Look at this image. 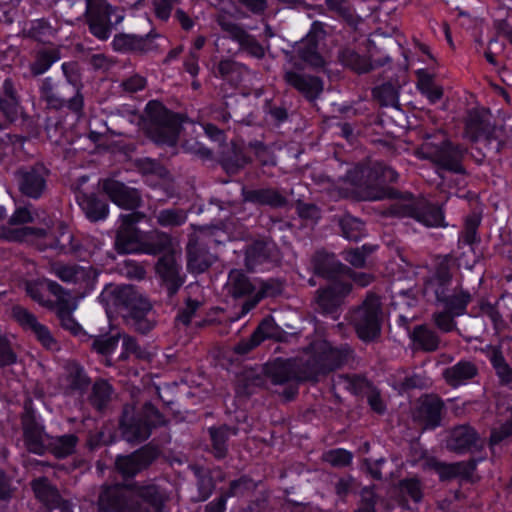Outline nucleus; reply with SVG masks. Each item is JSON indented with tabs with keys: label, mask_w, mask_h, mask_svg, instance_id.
<instances>
[{
	"label": "nucleus",
	"mask_w": 512,
	"mask_h": 512,
	"mask_svg": "<svg viewBox=\"0 0 512 512\" xmlns=\"http://www.w3.org/2000/svg\"><path fill=\"white\" fill-rule=\"evenodd\" d=\"M353 359L354 351L348 344L334 347L325 340H317L305 348L299 363L278 358L266 364L265 373L275 385L298 381L316 382Z\"/></svg>",
	"instance_id": "nucleus-1"
},
{
	"label": "nucleus",
	"mask_w": 512,
	"mask_h": 512,
	"mask_svg": "<svg viewBox=\"0 0 512 512\" xmlns=\"http://www.w3.org/2000/svg\"><path fill=\"white\" fill-rule=\"evenodd\" d=\"M98 299L107 313L121 314L125 324L137 333L148 334L156 325L151 303L131 285H106Z\"/></svg>",
	"instance_id": "nucleus-2"
},
{
	"label": "nucleus",
	"mask_w": 512,
	"mask_h": 512,
	"mask_svg": "<svg viewBox=\"0 0 512 512\" xmlns=\"http://www.w3.org/2000/svg\"><path fill=\"white\" fill-rule=\"evenodd\" d=\"M457 267L452 255L438 256L431 276L425 280V289L435 296L436 303L454 314L464 315L473 297L460 282L453 285V272Z\"/></svg>",
	"instance_id": "nucleus-3"
},
{
	"label": "nucleus",
	"mask_w": 512,
	"mask_h": 512,
	"mask_svg": "<svg viewBox=\"0 0 512 512\" xmlns=\"http://www.w3.org/2000/svg\"><path fill=\"white\" fill-rule=\"evenodd\" d=\"M398 173L381 161H369L355 166L347 174L363 200L378 201L398 195V190L389 183L398 180Z\"/></svg>",
	"instance_id": "nucleus-4"
},
{
	"label": "nucleus",
	"mask_w": 512,
	"mask_h": 512,
	"mask_svg": "<svg viewBox=\"0 0 512 512\" xmlns=\"http://www.w3.org/2000/svg\"><path fill=\"white\" fill-rule=\"evenodd\" d=\"M466 154L467 148L452 142L441 131L423 135V143L416 150V155L420 159L429 160L438 169L462 177L467 176V170L463 165ZM463 181L464 178L458 180L457 185Z\"/></svg>",
	"instance_id": "nucleus-5"
},
{
	"label": "nucleus",
	"mask_w": 512,
	"mask_h": 512,
	"mask_svg": "<svg viewBox=\"0 0 512 512\" xmlns=\"http://www.w3.org/2000/svg\"><path fill=\"white\" fill-rule=\"evenodd\" d=\"M386 199L394 200L384 212L386 216L398 218H413L426 227H444V214L441 207L427 201L424 198H417L408 192H400L393 197Z\"/></svg>",
	"instance_id": "nucleus-6"
},
{
	"label": "nucleus",
	"mask_w": 512,
	"mask_h": 512,
	"mask_svg": "<svg viewBox=\"0 0 512 512\" xmlns=\"http://www.w3.org/2000/svg\"><path fill=\"white\" fill-rule=\"evenodd\" d=\"M346 319L361 341L377 342L381 337L384 319L380 298L374 293H368L361 304L349 310Z\"/></svg>",
	"instance_id": "nucleus-7"
},
{
	"label": "nucleus",
	"mask_w": 512,
	"mask_h": 512,
	"mask_svg": "<svg viewBox=\"0 0 512 512\" xmlns=\"http://www.w3.org/2000/svg\"><path fill=\"white\" fill-rule=\"evenodd\" d=\"M164 417L151 403L143 405L139 412L131 405H125L119 420L121 436L129 443H141L147 440L152 429L164 425Z\"/></svg>",
	"instance_id": "nucleus-8"
},
{
	"label": "nucleus",
	"mask_w": 512,
	"mask_h": 512,
	"mask_svg": "<svg viewBox=\"0 0 512 512\" xmlns=\"http://www.w3.org/2000/svg\"><path fill=\"white\" fill-rule=\"evenodd\" d=\"M146 135L156 144L174 146L178 140L181 117L158 101H150L145 109Z\"/></svg>",
	"instance_id": "nucleus-9"
},
{
	"label": "nucleus",
	"mask_w": 512,
	"mask_h": 512,
	"mask_svg": "<svg viewBox=\"0 0 512 512\" xmlns=\"http://www.w3.org/2000/svg\"><path fill=\"white\" fill-rule=\"evenodd\" d=\"M85 18L89 31L99 40H107L112 28L122 23L125 11L107 0H85Z\"/></svg>",
	"instance_id": "nucleus-10"
},
{
	"label": "nucleus",
	"mask_w": 512,
	"mask_h": 512,
	"mask_svg": "<svg viewBox=\"0 0 512 512\" xmlns=\"http://www.w3.org/2000/svg\"><path fill=\"white\" fill-rule=\"evenodd\" d=\"M40 99L44 101L48 108L60 110L67 108L74 113H81L84 106V97L82 93H77L75 88L52 77H46L41 80L39 85Z\"/></svg>",
	"instance_id": "nucleus-11"
},
{
	"label": "nucleus",
	"mask_w": 512,
	"mask_h": 512,
	"mask_svg": "<svg viewBox=\"0 0 512 512\" xmlns=\"http://www.w3.org/2000/svg\"><path fill=\"white\" fill-rule=\"evenodd\" d=\"M131 494L129 482L104 484L97 498L98 512H139L138 502Z\"/></svg>",
	"instance_id": "nucleus-12"
},
{
	"label": "nucleus",
	"mask_w": 512,
	"mask_h": 512,
	"mask_svg": "<svg viewBox=\"0 0 512 512\" xmlns=\"http://www.w3.org/2000/svg\"><path fill=\"white\" fill-rule=\"evenodd\" d=\"M465 137L473 143H483L489 151L496 153L502 149L498 131L486 115L476 109L468 112L465 120Z\"/></svg>",
	"instance_id": "nucleus-13"
},
{
	"label": "nucleus",
	"mask_w": 512,
	"mask_h": 512,
	"mask_svg": "<svg viewBox=\"0 0 512 512\" xmlns=\"http://www.w3.org/2000/svg\"><path fill=\"white\" fill-rule=\"evenodd\" d=\"M161 455L157 446L147 444L128 455H118L115 469L127 481L147 470Z\"/></svg>",
	"instance_id": "nucleus-14"
},
{
	"label": "nucleus",
	"mask_w": 512,
	"mask_h": 512,
	"mask_svg": "<svg viewBox=\"0 0 512 512\" xmlns=\"http://www.w3.org/2000/svg\"><path fill=\"white\" fill-rule=\"evenodd\" d=\"M49 170L41 163L21 167L14 173L18 191L29 199H40L47 190Z\"/></svg>",
	"instance_id": "nucleus-15"
},
{
	"label": "nucleus",
	"mask_w": 512,
	"mask_h": 512,
	"mask_svg": "<svg viewBox=\"0 0 512 512\" xmlns=\"http://www.w3.org/2000/svg\"><path fill=\"white\" fill-rule=\"evenodd\" d=\"M145 215L133 211L120 216L121 225L117 230L115 248L118 253L129 254L142 252L143 242L140 240V230L136 224L142 221Z\"/></svg>",
	"instance_id": "nucleus-16"
},
{
	"label": "nucleus",
	"mask_w": 512,
	"mask_h": 512,
	"mask_svg": "<svg viewBox=\"0 0 512 512\" xmlns=\"http://www.w3.org/2000/svg\"><path fill=\"white\" fill-rule=\"evenodd\" d=\"M444 412V401L435 394H426L417 401L412 417L422 429L434 430L441 426Z\"/></svg>",
	"instance_id": "nucleus-17"
},
{
	"label": "nucleus",
	"mask_w": 512,
	"mask_h": 512,
	"mask_svg": "<svg viewBox=\"0 0 512 512\" xmlns=\"http://www.w3.org/2000/svg\"><path fill=\"white\" fill-rule=\"evenodd\" d=\"M220 28L226 32L229 37L237 42L240 49L246 51L249 55L261 59L265 55L263 46L251 34H249L240 24L233 22L226 13H219L215 18Z\"/></svg>",
	"instance_id": "nucleus-18"
},
{
	"label": "nucleus",
	"mask_w": 512,
	"mask_h": 512,
	"mask_svg": "<svg viewBox=\"0 0 512 512\" xmlns=\"http://www.w3.org/2000/svg\"><path fill=\"white\" fill-rule=\"evenodd\" d=\"M161 36L154 30L149 31L144 36L136 34L119 33L112 40V47L115 51L121 53H135L145 55L159 50V44L156 39Z\"/></svg>",
	"instance_id": "nucleus-19"
},
{
	"label": "nucleus",
	"mask_w": 512,
	"mask_h": 512,
	"mask_svg": "<svg viewBox=\"0 0 512 512\" xmlns=\"http://www.w3.org/2000/svg\"><path fill=\"white\" fill-rule=\"evenodd\" d=\"M155 271L161 287L167 291L169 297L174 296L185 282L186 276L182 267L172 253H165L158 259Z\"/></svg>",
	"instance_id": "nucleus-20"
},
{
	"label": "nucleus",
	"mask_w": 512,
	"mask_h": 512,
	"mask_svg": "<svg viewBox=\"0 0 512 512\" xmlns=\"http://www.w3.org/2000/svg\"><path fill=\"white\" fill-rule=\"evenodd\" d=\"M50 271L58 279L67 284L83 286L86 289H92L98 272L92 266H80L78 264H65L54 262L50 266Z\"/></svg>",
	"instance_id": "nucleus-21"
},
{
	"label": "nucleus",
	"mask_w": 512,
	"mask_h": 512,
	"mask_svg": "<svg viewBox=\"0 0 512 512\" xmlns=\"http://www.w3.org/2000/svg\"><path fill=\"white\" fill-rule=\"evenodd\" d=\"M325 37L323 24L315 21L304 39L297 46V54L301 60L314 68H322L325 60L319 52V42Z\"/></svg>",
	"instance_id": "nucleus-22"
},
{
	"label": "nucleus",
	"mask_w": 512,
	"mask_h": 512,
	"mask_svg": "<svg viewBox=\"0 0 512 512\" xmlns=\"http://www.w3.org/2000/svg\"><path fill=\"white\" fill-rule=\"evenodd\" d=\"M25 290L35 302L48 309H54L56 301L68 293L59 283L50 279L28 281Z\"/></svg>",
	"instance_id": "nucleus-23"
},
{
	"label": "nucleus",
	"mask_w": 512,
	"mask_h": 512,
	"mask_svg": "<svg viewBox=\"0 0 512 512\" xmlns=\"http://www.w3.org/2000/svg\"><path fill=\"white\" fill-rule=\"evenodd\" d=\"M131 494L138 502L139 512L142 510V502L150 505L156 512H162L165 502L168 500L165 489L151 480L129 482Z\"/></svg>",
	"instance_id": "nucleus-24"
},
{
	"label": "nucleus",
	"mask_w": 512,
	"mask_h": 512,
	"mask_svg": "<svg viewBox=\"0 0 512 512\" xmlns=\"http://www.w3.org/2000/svg\"><path fill=\"white\" fill-rule=\"evenodd\" d=\"M482 446L483 443L477 431L467 424L451 429L446 440V448L458 454L479 450Z\"/></svg>",
	"instance_id": "nucleus-25"
},
{
	"label": "nucleus",
	"mask_w": 512,
	"mask_h": 512,
	"mask_svg": "<svg viewBox=\"0 0 512 512\" xmlns=\"http://www.w3.org/2000/svg\"><path fill=\"white\" fill-rule=\"evenodd\" d=\"M103 190L121 208L134 210L141 205V194L136 188L129 187L124 183L107 179L103 182Z\"/></svg>",
	"instance_id": "nucleus-26"
},
{
	"label": "nucleus",
	"mask_w": 512,
	"mask_h": 512,
	"mask_svg": "<svg viewBox=\"0 0 512 512\" xmlns=\"http://www.w3.org/2000/svg\"><path fill=\"white\" fill-rule=\"evenodd\" d=\"M241 194L244 202L260 206H269L273 209L286 208L289 204L288 198L281 190L270 186L256 189L243 187Z\"/></svg>",
	"instance_id": "nucleus-27"
},
{
	"label": "nucleus",
	"mask_w": 512,
	"mask_h": 512,
	"mask_svg": "<svg viewBox=\"0 0 512 512\" xmlns=\"http://www.w3.org/2000/svg\"><path fill=\"white\" fill-rule=\"evenodd\" d=\"M285 83L297 90L307 100L313 101L323 91V82L317 76L303 74L294 70H285L283 74Z\"/></svg>",
	"instance_id": "nucleus-28"
},
{
	"label": "nucleus",
	"mask_w": 512,
	"mask_h": 512,
	"mask_svg": "<svg viewBox=\"0 0 512 512\" xmlns=\"http://www.w3.org/2000/svg\"><path fill=\"white\" fill-rule=\"evenodd\" d=\"M22 428L28 451L42 455L48 447L50 439L45 434L43 427L37 423L32 412L28 411L22 416Z\"/></svg>",
	"instance_id": "nucleus-29"
},
{
	"label": "nucleus",
	"mask_w": 512,
	"mask_h": 512,
	"mask_svg": "<svg viewBox=\"0 0 512 512\" xmlns=\"http://www.w3.org/2000/svg\"><path fill=\"white\" fill-rule=\"evenodd\" d=\"M12 315L24 329L32 331L44 347L53 349L56 346V341L49 329L38 322L36 316L26 308L19 305L14 306Z\"/></svg>",
	"instance_id": "nucleus-30"
},
{
	"label": "nucleus",
	"mask_w": 512,
	"mask_h": 512,
	"mask_svg": "<svg viewBox=\"0 0 512 512\" xmlns=\"http://www.w3.org/2000/svg\"><path fill=\"white\" fill-rule=\"evenodd\" d=\"M429 466L437 472L441 481H451L457 478L468 481L476 469L477 462L470 459L468 461L445 463L433 458L429 461Z\"/></svg>",
	"instance_id": "nucleus-31"
},
{
	"label": "nucleus",
	"mask_w": 512,
	"mask_h": 512,
	"mask_svg": "<svg viewBox=\"0 0 512 512\" xmlns=\"http://www.w3.org/2000/svg\"><path fill=\"white\" fill-rule=\"evenodd\" d=\"M32 486L36 497L44 503L48 512H72L70 502L64 500L46 478L34 480Z\"/></svg>",
	"instance_id": "nucleus-32"
},
{
	"label": "nucleus",
	"mask_w": 512,
	"mask_h": 512,
	"mask_svg": "<svg viewBox=\"0 0 512 512\" xmlns=\"http://www.w3.org/2000/svg\"><path fill=\"white\" fill-rule=\"evenodd\" d=\"M351 290L352 285L349 283H334L318 292L317 304L323 313L333 314Z\"/></svg>",
	"instance_id": "nucleus-33"
},
{
	"label": "nucleus",
	"mask_w": 512,
	"mask_h": 512,
	"mask_svg": "<svg viewBox=\"0 0 512 512\" xmlns=\"http://www.w3.org/2000/svg\"><path fill=\"white\" fill-rule=\"evenodd\" d=\"M227 295L234 299H250L256 292L255 285L242 269H232L225 284Z\"/></svg>",
	"instance_id": "nucleus-34"
},
{
	"label": "nucleus",
	"mask_w": 512,
	"mask_h": 512,
	"mask_svg": "<svg viewBox=\"0 0 512 512\" xmlns=\"http://www.w3.org/2000/svg\"><path fill=\"white\" fill-rule=\"evenodd\" d=\"M238 431V427L229 426L226 424L208 428V434L211 443V453L216 459L222 460L228 455L229 438L231 436H236Z\"/></svg>",
	"instance_id": "nucleus-35"
},
{
	"label": "nucleus",
	"mask_w": 512,
	"mask_h": 512,
	"mask_svg": "<svg viewBox=\"0 0 512 512\" xmlns=\"http://www.w3.org/2000/svg\"><path fill=\"white\" fill-rule=\"evenodd\" d=\"M479 373L475 363L468 360H461L453 366L443 370V378L451 387H458L474 379Z\"/></svg>",
	"instance_id": "nucleus-36"
},
{
	"label": "nucleus",
	"mask_w": 512,
	"mask_h": 512,
	"mask_svg": "<svg viewBox=\"0 0 512 512\" xmlns=\"http://www.w3.org/2000/svg\"><path fill=\"white\" fill-rule=\"evenodd\" d=\"M70 296L71 295L68 292L63 298L56 301V305L54 307L56 315L63 329L69 331L74 336H85L86 333L72 315L75 305L71 302Z\"/></svg>",
	"instance_id": "nucleus-37"
},
{
	"label": "nucleus",
	"mask_w": 512,
	"mask_h": 512,
	"mask_svg": "<svg viewBox=\"0 0 512 512\" xmlns=\"http://www.w3.org/2000/svg\"><path fill=\"white\" fill-rule=\"evenodd\" d=\"M276 256V247L272 241L256 240L246 248L245 262L249 269L272 260Z\"/></svg>",
	"instance_id": "nucleus-38"
},
{
	"label": "nucleus",
	"mask_w": 512,
	"mask_h": 512,
	"mask_svg": "<svg viewBox=\"0 0 512 512\" xmlns=\"http://www.w3.org/2000/svg\"><path fill=\"white\" fill-rule=\"evenodd\" d=\"M284 290V281L277 278H270L262 281L259 290L248 300L244 301L241 307V315L247 314L263 299L277 297Z\"/></svg>",
	"instance_id": "nucleus-39"
},
{
	"label": "nucleus",
	"mask_w": 512,
	"mask_h": 512,
	"mask_svg": "<svg viewBox=\"0 0 512 512\" xmlns=\"http://www.w3.org/2000/svg\"><path fill=\"white\" fill-rule=\"evenodd\" d=\"M315 274L327 279H333L338 274L344 273L346 266L336 260L333 254L318 251L312 258Z\"/></svg>",
	"instance_id": "nucleus-40"
},
{
	"label": "nucleus",
	"mask_w": 512,
	"mask_h": 512,
	"mask_svg": "<svg viewBox=\"0 0 512 512\" xmlns=\"http://www.w3.org/2000/svg\"><path fill=\"white\" fill-rule=\"evenodd\" d=\"M64 387L67 393H83L90 385V378L84 368L78 363L71 362L65 367Z\"/></svg>",
	"instance_id": "nucleus-41"
},
{
	"label": "nucleus",
	"mask_w": 512,
	"mask_h": 512,
	"mask_svg": "<svg viewBox=\"0 0 512 512\" xmlns=\"http://www.w3.org/2000/svg\"><path fill=\"white\" fill-rule=\"evenodd\" d=\"M216 257L200 244H189L187 247V266L195 273H203L214 262Z\"/></svg>",
	"instance_id": "nucleus-42"
},
{
	"label": "nucleus",
	"mask_w": 512,
	"mask_h": 512,
	"mask_svg": "<svg viewBox=\"0 0 512 512\" xmlns=\"http://www.w3.org/2000/svg\"><path fill=\"white\" fill-rule=\"evenodd\" d=\"M19 96L12 79L4 80L0 94V112L10 121H13L18 113Z\"/></svg>",
	"instance_id": "nucleus-43"
},
{
	"label": "nucleus",
	"mask_w": 512,
	"mask_h": 512,
	"mask_svg": "<svg viewBox=\"0 0 512 512\" xmlns=\"http://www.w3.org/2000/svg\"><path fill=\"white\" fill-rule=\"evenodd\" d=\"M78 200L79 205L90 221L97 222L107 217L109 208L105 199H101L95 194H82Z\"/></svg>",
	"instance_id": "nucleus-44"
},
{
	"label": "nucleus",
	"mask_w": 512,
	"mask_h": 512,
	"mask_svg": "<svg viewBox=\"0 0 512 512\" xmlns=\"http://www.w3.org/2000/svg\"><path fill=\"white\" fill-rule=\"evenodd\" d=\"M250 161V158L244 154L243 150L234 143L222 152L220 158L222 168L230 175L237 174Z\"/></svg>",
	"instance_id": "nucleus-45"
},
{
	"label": "nucleus",
	"mask_w": 512,
	"mask_h": 512,
	"mask_svg": "<svg viewBox=\"0 0 512 512\" xmlns=\"http://www.w3.org/2000/svg\"><path fill=\"white\" fill-rule=\"evenodd\" d=\"M338 225L342 236L349 241L358 242L367 235L365 223L350 214L340 216Z\"/></svg>",
	"instance_id": "nucleus-46"
},
{
	"label": "nucleus",
	"mask_w": 512,
	"mask_h": 512,
	"mask_svg": "<svg viewBox=\"0 0 512 512\" xmlns=\"http://www.w3.org/2000/svg\"><path fill=\"white\" fill-rule=\"evenodd\" d=\"M411 338L425 352L436 351L441 343L438 334L426 325L415 326Z\"/></svg>",
	"instance_id": "nucleus-47"
},
{
	"label": "nucleus",
	"mask_w": 512,
	"mask_h": 512,
	"mask_svg": "<svg viewBox=\"0 0 512 512\" xmlns=\"http://www.w3.org/2000/svg\"><path fill=\"white\" fill-rule=\"evenodd\" d=\"M254 333L255 337L258 338L259 343H261L265 339H272L277 342H285L287 341L288 338V334L275 323L273 317L271 316L265 317L259 323Z\"/></svg>",
	"instance_id": "nucleus-48"
},
{
	"label": "nucleus",
	"mask_w": 512,
	"mask_h": 512,
	"mask_svg": "<svg viewBox=\"0 0 512 512\" xmlns=\"http://www.w3.org/2000/svg\"><path fill=\"white\" fill-rule=\"evenodd\" d=\"M339 60L344 66L359 74L367 73L373 69V64L367 57L361 56L351 48L342 49L339 52Z\"/></svg>",
	"instance_id": "nucleus-49"
},
{
	"label": "nucleus",
	"mask_w": 512,
	"mask_h": 512,
	"mask_svg": "<svg viewBox=\"0 0 512 512\" xmlns=\"http://www.w3.org/2000/svg\"><path fill=\"white\" fill-rule=\"evenodd\" d=\"M248 73V68L232 59H223L218 64V75L232 84H239L242 82L245 74Z\"/></svg>",
	"instance_id": "nucleus-50"
},
{
	"label": "nucleus",
	"mask_w": 512,
	"mask_h": 512,
	"mask_svg": "<svg viewBox=\"0 0 512 512\" xmlns=\"http://www.w3.org/2000/svg\"><path fill=\"white\" fill-rule=\"evenodd\" d=\"M61 58L59 49H43L37 52L35 60L30 64L32 75L44 74L49 68Z\"/></svg>",
	"instance_id": "nucleus-51"
},
{
	"label": "nucleus",
	"mask_w": 512,
	"mask_h": 512,
	"mask_svg": "<svg viewBox=\"0 0 512 512\" xmlns=\"http://www.w3.org/2000/svg\"><path fill=\"white\" fill-rule=\"evenodd\" d=\"M488 357L499 382L502 385L512 384V367L507 363L503 353L499 349L493 348Z\"/></svg>",
	"instance_id": "nucleus-52"
},
{
	"label": "nucleus",
	"mask_w": 512,
	"mask_h": 512,
	"mask_svg": "<svg viewBox=\"0 0 512 512\" xmlns=\"http://www.w3.org/2000/svg\"><path fill=\"white\" fill-rule=\"evenodd\" d=\"M78 437L75 434H65L48 441V447L57 458H65L74 453Z\"/></svg>",
	"instance_id": "nucleus-53"
},
{
	"label": "nucleus",
	"mask_w": 512,
	"mask_h": 512,
	"mask_svg": "<svg viewBox=\"0 0 512 512\" xmlns=\"http://www.w3.org/2000/svg\"><path fill=\"white\" fill-rule=\"evenodd\" d=\"M57 28L44 18L31 21L27 31L28 37L41 43L50 42L55 37Z\"/></svg>",
	"instance_id": "nucleus-54"
},
{
	"label": "nucleus",
	"mask_w": 512,
	"mask_h": 512,
	"mask_svg": "<svg viewBox=\"0 0 512 512\" xmlns=\"http://www.w3.org/2000/svg\"><path fill=\"white\" fill-rule=\"evenodd\" d=\"M378 246L364 244L361 247L350 248L343 251V258L355 268H365L367 258L377 250Z\"/></svg>",
	"instance_id": "nucleus-55"
},
{
	"label": "nucleus",
	"mask_w": 512,
	"mask_h": 512,
	"mask_svg": "<svg viewBox=\"0 0 512 512\" xmlns=\"http://www.w3.org/2000/svg\"><path fill=\"white\" fill-rule=\"evenodd\" d=\"M135 169L143 176H155L160 179L168 177V170L156 159L149 157L137 158L133 161Z\"/></svg>",
	"instance_id": "nucleus-56"
},
{
	"label": "nucleus",
	"mask_w": 512,
	"mask_h": 512,
	"mask_svg": "<svg viewBox=\"0 0 512 512\" xmlns=\"http://www.w3.org/2000/svg\"><path fill=\"white\" fill-rule=\"evenodd\" d=\"M120 338L121 333L119 331L94 336L92 337L91 349L98 354L108 356L117 348Z\"/></svg>",
	"instance_id": "nucleus-57"
},
{
	"label": "nucleus",
	"mask_w": 512,
	"mask_h": 512,
	"mask_svg": "<svg viewBox=\"0 0 512 512\" xmlns=\"http://www.w3.org/2000/svg\"><path fill=\"white\" fill-rule=\"evenodd\" d=\"M399 86L386 82L372 90V95L381 106H396L399 98Z\"/></svg>",
	"instance_id": "nucleus-58"
},
{
	"label": "nucleus",
	"mask_w": 512,
	"mask_h": 512,
	"mask_svg": "<svg viewBox=\"0 0 512 512\" xmlns=\"http://www.w3.org/2000/svg\"><path fill=\"white\" fill-rule=\"evenodd\" d=\"M156 222L162 227H178L187 220V213L180 208L162 209L155 215Z\"/></svg>",
	"instance_id": "nucleus-59"
},
{
	"label": "nucleus",
	"mask_w": 512,
	"mask_h": 512,
	"mask_svg": "<svg viewBox=\"0 0 512 512\" xmlns=\"http://www.w3.org/2000/svg\"><path fill=\"white\" fill-rule=\"evenodd\" d=\"M340 383L351 393L365 396L373 387L372 383L364 376L358 374H344L339 376Z\"/></svg>",
	"instance_id": "nucleus-60"
},
{
	"label": "nucleus",
	"mask_w": 512,
	"mask_h": 512,
	"mask_svg": "<svg viewBox=\"0 0 512 512\" xmlns=\"http://www.w3.org/2000/svg\"><path fill=\"white\" fill-rule=\"evenodd\" d=\"M113 389L106 380L96 381L92 388L90 401L97 410H103L111 399Z\"/></svg>",
	"instance_id": "nucleus-61"
},
{
	"label": "nucleus",
	"mask_w": 512,
	"mask_h": 512,
	"mask_svg": "<svg viewBox=\"0 0 512 512\" xmlns=\"http://www.w3.org/2000/svg\"><path fill=\"white\" fill-rule=\"evenodd\" d=\"M45 132L49 141L60 145L65 136L66 128L62 116L54 114L48 116L45 120Z\"/></svg>",
	"instance_id": "nucleus-62"
},
{
	"label": "nucleus",
	"mask_w": 512,
	"mask_h": 512,
	"mask_svg": "<svg viewBox=\"0 0 512 512\" xmlns=\"http://www.w3.org/2000/svg\"><path fill=\"white\" fill-rule=\"evenodd\" d=\"M461 316L460 314H454L453 311L442 309L432 314V321L434 325L443 333H450L452 331H458L456 317Z\"/></svg>",
	"instance_id": "nucleus-63"
},
{
	"label": "nucleus",
	"mask_w": 512,
	"mask_h": 512,
	"mask_svg": "<svg viewBox=\"0 0 512 512\" xmlns=\"http://www.w3.org/2000/svg\"><path fill=\"white\" fill-rule=\"evenodd\" d=\"M196 476L198 495L195 500L203 502L212 495L215 489V482L210 473L204 472L199 468L196 470Z\"/></svg>",
	"instance_id": "nucleus-64"
}]
</instances>
